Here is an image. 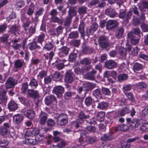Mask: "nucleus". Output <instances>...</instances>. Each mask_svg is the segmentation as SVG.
I'll return each mask as SVG.
<instances>
[{
  "label": "nucleus",
  "mask_w": 148,
  "mask_h": 148,
  "mask_svg": "<svg viewBox=\"0 0 148 148\" xmlns=\"http://www.w3.org/2000/svg\"><path fill=\"white\" fill-rule=\"evenodd\" d=\"M87 134L86 131H82L80 133L81 137L78 140V141L81 143L83 147L87 144H92L95 142L97 140L96 137L88 136Z\"/></svg>",
  "instance_id": "f257e3e1"
},
{
  "label": "nucleus",
  "mask_w": 148,
  "mask_h": 148,
  "mask_svg": "<svg viewBox=\"0 0 148 148\" xmlns=\"http://www.w3.org/2000/svg\"><path fill=\"white\" fill-rule=\"evenodd\" d=\"M89 116L86 115L83 112H81L78 116V119L75 121L72 122L73 125L75 126L76 128L79 127V123H82L84 121V120L88 118Z\"/></svg>",
  "instance_id": "f03ea898"
},
{
  "label": "nucleus",
  "mask_w": 148,
  "mask_h": 148,
  "mask_svg": "<svg viewBox=\"0 0 148 148\" xmlns=\"http://www.w3.org/2000/svg\"><path fill=\"white\" fill-rule=\"evenodd\" d=\"M18 83L17 80L12 77H9L6 80L5 84V87L6 89L14 88Z\"/></svg>",
  "instance_id": "7ed1b4c3"
},
{
  "label": "nucleus",
  "mask_w": 148,
  "mask_h": 148,
  "mask_svg": "<svg viewBox=\"0 0 148 148\" xmlns=\"http://www.w3.org/2000/svg\"><path fill=\"white\" fill-rule=\"evenodd\" d=\"M68 120L66 114L62 113L58 116L57 121L58 124L60 125H64L67 123Z\"/></svg>",
  "instance_id": "20e7f679"
},
{
  "label": "nucleus",
  "mask_w": 148,
  "mask_h": 148,
  "mask_svg": "<svg viewBox=\"0 0 148 148\" xmlns=\"http://www.w3.org/2000/svg\"><path fill=\"white\" fill-rule=\"evenodd\" d=\"M28 95L30 97L34 99L37 98L38 102L41 100L42 99V97H40L38 92L37 91L34 90L33 89H30L28 90Z\"/></svg>",
  "instance_id": "39448f33"
},
{
  "label": "nucleus",
  "mask_w": 148,
  "mask_h": 148,
  "mask_svg": "<svg viewBox=\"0 0 148 148\" xmlns=\"http://www.w3.org/2000/svg\"><path fill=\"white\" fill-rule=\"evenodd\" d=\"M48 114L45 112L41 111L39 115L40 122L42 125H44L47 121Z\"/></svg>",
  "instance_id": "423d86ee"
},
{
  "label": "nucleus",
  "mask_w": 148,
  "mask_h": 148,
  "mask_svg": "<svg viewBox=\"0 0 148 148\" xmlns=\"http://www.w3.org/2000/svg\"><path fill=\"white\" fill-rule=\"evenodd\" d=\"M53 91L58 97H61L64 92V89L62 86H58L54 88Z\"/></svg>",
  "instance_id": "0eeeda50"
},
{
  "label": "nucleus",
  "mask_w": 148,
  "mask_h": 148,
  "mask_svg": "<svg viewBox=\"0 0 148 148\" xmlns=\"http://www.w3.org/2000/svg\"><path fill=\"white\" fill-rule=\"evenodd\" d=\"M75 75L71 71L67 72L65 76V81L67 83H71L73 80Z\"/></svg>",
  "instance_id": "6e6552de"
},
{
  "label": "nucleus",
  "mask_w": 148,
  "mask_h": 148,
  "mask_svg": "<svg viewBox=\"0 0 148 148\" xmlns=\"http://www.w3.org/2000/svg\"><path fill=\"white\" fill-rule=\"evenodd\" d=\"M39 132V130L36 128L29 130L26 131L25 135L27 136H36Z\"/></svg>",
  "instance_id": "1a4fd4ad"
},
{
  "label": "nucleus",
  "mask_w": 148,
  "mask_h": 148,
  "mask_svg": "<svg viewBox=\"0 0 148 148\" xmlns=\"http://www.w3.org/2000/svg\"><path fill=\"white\" fill-rule=\"evenodd\" d=\"M69 49L66 47H63L60 49L58 55L60 57H63L66 56L68 54Z\"/></svg>",
  "instance_id": "9d476101"
},
{
  "label": "nucleus",
  "mask_w": 148,
  "mask_h": 148,
  "mask_svg": "<svg viewBox=\"0 0 148 148\" xmlns=\"http://www.w3.org/2000/svg\"><path fill=\"white\" fill-rule=\"evenodd\" d=\"M99 42L101 47L103 48L107 47L109 44L106 38L103 36L99 37Z\"/></svg>",
  "instance_id": "9b49d317"
},
{
  "label": "nucleus",
  "mask_w": 148,
  "mask_h": 148,
  "mask_svg": "<svg viewBox=\"0 0 148 148\" xmlns=\"http://www.w3.org/2000/svg\"><path fill=\"white\" fill-rule=\"evenodd\" d=\"M24 113L27 118L30 119H33L35 117V112L32 110H26L24 112Z\"/></svg>",
  "instance_id": "f8f14e48"
},
{
  "label": "nucleus",
  "mask_w": 148,
  "mask_h": 148,
  "mask_svg": "<svg viewBox=\"0 0 148 148\" xmlns=\"http://www.w3.org/2000/svg\"><path fill=\"white\" fill-rule=\"evenodd\" d=\"M8 106L10 111H14L18 108V104L13 100H11L9 103Z\"/></svg>",
  "instance_id": "ddd939ff"
},
{
  "label": "nucleus",
  "mask_w": 148,
  "mask_h": 148,
  "mask_svg": "<svg viewBox=\"0 0 148 148\" xmlns=\"http://www.w3.org/2000/svg\"><path fill=\"white\" fill-rule=\"evenodd\" d=\"M23 119V115L21 114H17L14 115L13 118V121L16 124H18Z\"/></svg>",
  "instance_id": "4468645a"
},
{
  "label": "nucleus",
  "mask_w": 148,
  "mask_h": 148,
  "mask_svg": "<svg viewBox=\"0 0 148 148\" xmlns=\"http://www.w3.org/2000/svg\"><path fill=\"white\" fill-rule=\"evenodd\" d=\"M118 23L115 20H109L107 24L106 27L108 29H112L116 27Z\"/></svg>",
  "instance_id": "2eb2a0df"
},
{
  "label": "nucleus",
  "mask_w": 148,
  "mask_h": 148,
  "mask_svg": "<svg viewBox=\"0 0 148 148\" xmlns=\"http://www.w3.org/2000/svg\"><path fill=\"white\" fill-rule=\"evenodd\" d=\"M27 47L31 51L35 50L37 49H40V47L38 45L35 41H33L29 43L27 45Z\"/></svg>",
  "instance_id": "dca6fc26"
},
{
  "label": "nucleus",
  "mask_w": 148,
  "mask_h": 148,
  "mask_svg": "<svg viewBox=\"0 0 148 148\" xmlns=\"http://www.w3.org/2000/svg\"><path fill=\"white\" fill-rule=\"evenodd\" d=\"M83 86L84 90L88 91L94 88L95 87V85L94 84L86 82L83 84Z\"/></svg>",
  "instance_id": "f3484780"
},
{
  "label": "nucleus",
  "mask_w": 148,
  "mask_h": 148,
  "mask_svg": "<svg viewBox=\"0 0 148 148\" xmlns=\"http://www.w3.org/2000/svg\"><path fill=\"white\" fill-rule=\"evenodd\" d=\"M56 100V97L53 95L47 96L45 99V103L47 105L51 104L52 101H55Z\"/></svg>",
  "instance_id": "a211bd4d"
},
{
  "label": "nucleus",
  "mask_w": 148,
  "mask_h": 148,
  "mask_svg": "<svg viewBox=\"0 0 148 148\" xmlns=\"http://www.w3.org/2000/svg\"><path fill=\"white\" fill-rule=\"evenodd\" d=\"M116 65V63L114 61L109 60L106 61L105 64V66L107 68L111 69L115 67Z\"/></svg>",
  "instance_id": "6ab92c4d"
},
{
  "label": "nucleus",
  "mask_w": 148,
  "mask_h": 148,
  "mask_svg": "<svg viewBox=\"0 0 148 148\" xmlns=\"http://www.w3.org/2000/svg\"><path fill=\"white\" fill-rule=\"evenodd\" d=\"M6 91L5 90L0 91V100L1 102L6 101L7 99V97L6 95Z\"/></svg>",
  "instance_id": "aec40b11"
},
{
  "label": "nucleus",
  "mask_w": 148,
  "mask_h": 148,
  "mask_svg": "<svg viewBox=\"0 0 148 148\" xmlns=\"http://www.w3.org/2000/svg\"><path fill=\"white\" fill-rule=\"evenodd\" d=\"M143 65L142 64L136 62L134 63L133 69L134 71L141 70L143 68Z\"/></svg>",
  "instance_id": "412c9836"
},
{
  "label": "nucleus",
  "mask_w": 148,
  "mask_h": 148,
  "mask_svg": "<svg viewBox=\"0 0 148 148\" xmlns=\"http://www.w3.org/2000/svg\"><path fill=\"white\" fill-rule=\"evenodd\" d=\"M140 120L137 119H134L132 121L131 126L133 129H135L140 124Z\"/></svg>",
  "instance_id": "4be33fe9"
},
{
  "label": "nucleus",
  "mask_w": 148,
  "mask_h": 148,
  "mask_svg": "<svg viewBox=\"0 0 148 148\" xmlns=\"http://www.w3.org/2000/svg\"><path fill=\"white\" fill-rule=\"evenodd\" d=\"M24 143L28 145H35L37 144L35 139H32L28 138H25L23 141Z\"/></svg>",
  "instance_id": "5701e85b"
},
{
  "label": "nucleus",
  "mask_w": 148,
  "mask_h": 148,
  "mask_svg": "<svg viewBox=\"0 0 148 148\" xmlns=\"http://www.w3.org/2000/svg\"><path fill=\"white\" fill-rule=\"evenodd\" d=\"M124 32L123 28L118 29L116 32L115 36L117 39H120L122 37Z\"/></svg>",
  "instance_id": "b1692460"
},
{
  "label": "nucleus",
  "mask_w": 148,
  "mask_h": 148,
  "mask_svg": "<svg viewBox=\"0 0 148 148\" xmlns=\"http://www.w3.org/2000/svg\"><path fill=\"white\" fill-rule=\"evenodd\" d=\"M92 94L97 99H100L102 97L101 92L99 89H97L94 90Z\"/></svg>",
  "instance_id": "393cba45"
},
{
  "label": "nucleus",
  "mask_w": 148,
  "mask_h": 148,
  "mask_svg": "<svg viewBox=\"0 0 148 148\" xmlns=\"http://www.w3.org/2000/svg\"><path fill=\"white\" fill-rule=\"evenodd\" d=\"M105 113L104 112H100L97 114V120L100 122L103 121L104 119Z\"/></svg>",
  "instance_id": "a878e982"
},
{
  "label": "nucleus",
  "mask_w": 148,
  "mask_h": 148,
  "mask_svg": "<svg viewBox=\"0 0 148 148\" xmlns=\"http://www.w3.org/2000/svg\"><path fill=\"white\" fill-rule=\"evenodd\" d=\"M108 106V103L102 101L98 103L97 108L101 110H106Z\"/></svg>",
  "instance_id": "bb28decb"
},
{
  "label": "nucleus",
  "mask_w": 148,
  "mask_h": 148,
  "mask_svg": "<svg viewBox=\"0 0 148 148\" xmlns=\"http://www.w3.org/2000/svg\"><path fill=\"white\" fill-rule=\"evenodd\" d=\"M63 77L62 75L59 72H57L55 73L53 76V79L56 81H60Z\"/></svg>",
  "instance_id": "cd10ccee"
},
{
  "label": "nucleus",
  "mask_w": 148,
  "mask_h": 148,
  "mask_svg": "<svg viewBox=\"0 0 148 148\" xmlns=\"http://www.w3.org/2000/svg\"><path fill=\"white\" fill-rule=\"evenodd\" d=\"M98 27L97 24L96 23H94L92 25L91 28L88 31V33L90 34H92L96 31Z\"/></svg>",
  "instance_id": "c85d7f7f"
},
{
  "label": "nucleus",
  "mask_w": 148,
  "mask_h": 148,
  "mask_svg": "<svg viewBox=\"0 0 148 148\" xmlns=\"http://www.w3.org/2000/svg\"><path fill=\"white\" fill-rule=\"evenodd\" d=\"M127 77V75L124 73H122L118 75V79L120 82H122L126 80Z\"/></svg>",
  "instance_id": "c756f323"
},
{
  "label": "nucleus",
  "mask_w": 148,
  "mask_h": 148,
  "mask_svg": "<svg viewBox=\"0 0 148 148\" xmlns=\"http://www.w3.org/2000/svg\"><path fill=\"white\" fill-rule=\"evenodd\" d=\"M126 96L128 99L131 101L133 102L135 100V97L133 94L131 92H124Z\"/></svg>",
  "instance_id": "7c9ffc66"
},
{
  "label": "nucleus",
  "mask_w": 148,
  "mask_h": 148,
  "mask_svg": "<svg viewBox=\"0 0 148 148\" xmlns=\"http://www.w3.org/2000/svg\"><path fill=\"white\" fill-rule=\"evenodd\" d=\"M117 129L118 130L126 131L129 129V127L126 125L121 124L118 126Z\"/></svg>",
  "instance_id": "2f4dec72"
},
{
  "label": "nucleus",
  "mask_w": 148,
  "mask_h": 148,
  "mask_svg": "<svg viewBox=\"0 0 148 148\" xmlns=\"http://www.w3.org/2000/svg\"><path fill=\"white\" fill-rule=\"evenodd\" d=\"M45 37V34L41 33L38 37L37 41L38 43L42 45L43 42L44 41Z\"/></svg>",
  "instance_id": "473e14b6"
},
{
  "label": "nucleus",
  "mask_w": 148,
  "mask_h": 148,
  "mask_svg": "<svg viewBox=\"0 0 148 148\" xmlns=\"http://www.w3.org/2000/svg\"><path fill=\"white\" fill-rule=\"evenodd\" d=\"M132 33L131 32H130L128 34L127 36L130 38L132 39L131 40L132 43L134 45H136L138 42L139 39L138 38L136 39L135 38H132Z\"/></svg>",
  "instance_id": "72a5a7b5"
},
{
  "label": "nucleus",
  "mask_w": 148,
  "mask_h": 148,
  "mask_svg": "<svg viewBox=\"0 0 148 148\" xmlns=\"http://www.w3.org/2000/svg\"><path fill=\"white\" fill-rule=\"evenodd\" d=\"M23 61L22 60H18L14 63V66L15 68H21L23 66Z\"/></svg>",
  "instance_id": "f704fd0d"
},
{
  "label": "nucleus",
  "mask_w": 148,
  "mask_h": 148,
  "mask_svg": "<svg viewBox=\"0 0 148 148\" xmlns=\"http://www.w3.org/2000/svg\"><path fill=\"white\" fill-rule=\"evenodd\" d=\"M79 33L77 31H73L71 32L69 35L70 39H74L77 38L79 36Z\"/></svg>",
  "instance_id": "c9c22d12"
},
{
  "label": "nucleus",
  "mask_w": 148,
  "mask_h": 148,
  "mask_svg": "<svg viewBox=\"0 0 148 148\" xmlns=\"http://www.w3.org/2000/svg\"><path fill=\"white\" fill-rule=\"evenodd\" d=\"M29 85L33 88H36L38 85V81L33 78L30 81Z\"/></svg>",
  "instance_id": "e433bc0d"
},
{
  "label": "nucleus",
  "mask_w": 148,
  "mask_h": 148,
  "mask_svg": "<svg viewBox=\"0 0 148 148\" xmlns=\"http://www.w3.org/2000/svg\"><path fill=\"white\" fill-rule=\"evenodd\" d=\"M66 144V143L64 140H62L59 142L58 145H53L52 148H65Z\"/></svg>",
  "instance_id": "4c0bfd02"
},
{
  "label": "nucleus",
  "mask_w": 148,
  "mask_h": 148,
  "mask_svg": "<svg viewBox=\"0 0 148 148\" xmlns=\"http://www.w3.org/2000/svg\"><path fill=\"white\" fill-rule=\"evenodd\" d=\"M102 140L107 141L111 140L113 139V137L109 134H104L101 138Z\"/></svg>",
  "instance_id": "58836bf2"
},
{
  "label": "nucleus",
  "mask_w": 148,
  "mask_h": 148,
  "mask_svg": "<svg viewBox=\"0 0 148 148\" xmlns=\"http://www.w3.org/2000/svg\"><path fill=\"white\" fill-rule=\"evenodd\" d=\"M135 85L139 89H142L147 87V84L143 82H139L135 84Z\"/></svg>",
  "instance_id": "ea45409f"
},
{
  "label": "nucleus",
  "mask_w": 148,
  "mask_h": 148,
  "mask_svg": "<svg viewBox=\"0 0 148 148\" xmlns=\"http://www.w3.org/2000/svg\"><path fill=\"white\" fill-rule=\"evenodd\" d=\"M28 85L27 82H24L22 84V86L21 88V92L25 93L27 91L28 88Z\"/></svg>",
  "instance_id": "a19ab883"
},
{
  "label": "nucleus",
  "mask_w": 148,
  "mask_h": 148,
  "mask_svg": "<svg viewBox=\"0 0 148 148\" xmlns=\"http://www.w3.org/2000/svg\"><path fill=\"white\" fill-rule=\"evenodd\" d=\"M79 31L80 33L82 34L84 32V25L83 21H81L78 28Z\"/></svg>",
  "instance_id": "79ce46f5"
},
{
  "label": "nucleus",
  "mask_w": 148,
  "mask_h": 148,
  "mask_svg": "<svg viewBox=\"0 0 148 148\" xmlns=\"http://www.w3.org/2000/svg\"><path fill=\"white\" fill-rule=\"evenodd\" d=\"M83 52L85 54H88L92 53L93 51L92 48L88 47H84L83 49Z\"/></svg>",
  "instance_id": "37998d69"
},
{
  "label": "nucleus",
  "mask_w": 148,
  "mask_h": 148,
  "mask_svg": "<svg viewBox=\"0 0 148 148\" xmlns=\"http://www.w3.org/2000/svg\"><path fill=\"white\" fill-rule=\"evenodd\" d=\"M129 112V109L127 107H125L122 108L119 111V114L121 116H124L125 114Z\"/></svg>",
  "instance_id": "c03bdc74"
},
{
  "label": "nucleus",
  "mask_w": 148,
  "mask_h": 148,
  "mask_svg": "<svg viewBox=\"0 0 148 148\" xmlns=\"http://www.w3.org/2000/svg\"><path fill=\"white\" fill-rule=\"evenodd\" d=\"M77 54L74 53H72L70 54L69 56V60L71 62H73L76 60L77 58Z\"/></svg>",
  "instance_id": "a18cd8bd"
},
{
  "label": "nucleus",
  "mask_w": 148,
  "mask_h": 148,
  "mask_svg": "<svg viewBox=\"0 0 148 148\" xmlns=\"http://www.w3.org/2000/svg\"><path fill=\"white\" fill-rule=\"evenodd\" d=\"M116 99L121 106L125 105L126 103V99L124 97L116 98Z\"/></svg>",
  "instance_id": "49530a36"
},
{
  "label": "nucleus",
  "mask_w": 148,
  "mask_h": 148,
  "mask_svg": "<svg viewBox=\"0 0 148 148\" xmlns=\"http://www.w3.org/2000/svg\"><path fill=\"white\" fill-rule=\"evenodd\" d=\"M139 7L141 9L148 8V1L145 0L142 1L140 6Z\"/></svg>",
  "instance_id": "de8ad7c7"
},
{
  "label": "nucleus",
  "mask_w": 148,
  "mask_h": 148,
  "mask_svg": "<svg viewBox=\"0 0 148 148\" xmlns=\"http://www.w3.org/2000/svg\"><path fill=\"white\" fill-rule=\"evenodd\" d=\"M55 65L56 68L59 70L62 69L64 67V63L60 62H56Z\"/></svg>",
  "instance_id": "09e8293b"
},
{
  "label": "nucleus",
  "mask_w": 148,
  "mask_h": 148,
  "mask_svg": "<svg viewBox=\"0 0 148 148\" xmlns=\"http://www.w3.org/2000/svg\"><path fill=\"white\" fill-rule=\"evenodd\" d=\"M126 50L123 47H121L119 50V53L121 56H124L126 55Z\"/></svg>",
  "instance_id": "8fccbe9b"
},
{
  "label": "nucleus",
  "mask_w": 148,
  "mask_h": 148,
  "mask_svg": "<svg viewBox=\"0 0 148 148\" xmlns=\"http://www.w3.org/2000/svg\"><path fill=\"white\" fill-rule=\"evenodd\" d=\"M25 5V2L23 0L17 2L15 4V7L17 8H21Z\"/></svg>",
  "instance_id": "3c124183"
},
{
  "label": "nucleus",
  "mask_w": 148,
  "mask_h": 148,
  "mask_svg": "<svg viewBox=\"0 0 148 148\" xmlns=\"http://www.w3.org/2000/svg\"><path fill=\"white\" fill-rule=\"evenodd\" d=\"M75 14V12L73 8L72 7L70 8L68 11L69 16L72 18Z\"/></svg>",
  "instance_id": "603ef678"
},
{
  "label": "nucleus",
  "mask_w": 148,
  "mask_h": 148,
  "mask_svg": "<svg viewBox=\"0 0 148 148\" xmlns=\"http://www.w3.org/2000/svg\"><path fill=\"white\" fill-rule=\"evenodd\" d=\"M86 76L88 79L90 80H94L95 78V75L90 72L87 73L86 75Z\"/></svg>",
  "instance_id": "864d4df0"
},
{
  "label": "nucleus",
  "mask_w": 148,
  "mask_h": 148,
  "mask_svg": "<svg viewBox=\"0 0 148 148\" xmlns=\"http://www.w3.org/2000/svg\"><path fill=\"white\" fill-rule=\"evenodd\" d=\"M51 21L54 23H62L61 20L58 18L56 16L51 17Z\"/></svg>",
  "instance_id": "5fc2aeb1"
},
{
  "label": "nucleus",
  "mask_w": 148,
  "mask_h": 148,
  "mask_svg": "<svg viewBox=\"0 0 148 148\" xmlns=\"http://www.w3.org/2000/svg\"><path fill=\"white\" fill-rule=\"evenodd\" d=\"M92 99L90 97H86L85 99V103L86 105L87 106H90L92 103Z\"/></svg>",
  "instance_id": "6e6d98bb"
},
{
  "label": "nucleus",
  "mask_w": 148,
  "mask_h": 148,
  "mask_svg": "<svg viewBox=\"0 0 148 148\" xmlns=\"http://www.w3.org/2000/svg\"><path fill=\"white\" fill-rule=\"evenodd\" d=\"M72 17H70L68 16L66 17L64 21V23L65 25H69L71 22Z\"/></svg>",
  "instance_id": "4d7b16f0"
},
{
  "label": "nucleus",
  "mask_w": 148,
  "mask_h": 148,
  "mask_svg": "<svg viewBox=\"0 0 148 148\" xmlns=\"http://www.w3.org/2000/svg\"><path fill=\"white\" fill-rule=\"evenodd\" d=\"M35 25L31 26L30 27L29 30V36H30L32 35L36 31Z\"/></svg>",
  "instance_id": "13d9d810"
},
{
  "label": "nucleus",
  "mask_w": 148,
  "mask_h": 148,
  "mask_svg": "<svg viewBox=\"0 0 148 148\" xmlns=\"http://www.w3.org/2000/svg\"><path fill=\"white\" fill-rule=\"evenodd\" d=\"M44 137V136L42 134H39V133L38 134H37L35 136V139L36 140V141L37 143L38 141H40L42 140Z\"/></svg>",
  "instance_id": "bf43d9fd"
},
{
  "label": "nucleus",
  "mask_w": 148,
  "mask_h": 148,
  "mask_svg": "<svg viewBox=\"0 0 148 148\" xmlns=\"http://www.w3.org/2000/svg\"><path fill=\"white\" fill-rule=\"evenodd\" d=\"M53 45L52 43L48 42L45 44L44 46V48L48 50H49L53 48Z\"/></svg>",
  "instance_id": "052dcab7"
},
{
  "label": "nucleus",
  "mask_w": 148,
  "mask_h": 148,
  "mask_svg": "<svg viewBox=\"0 0 148 148\" xmlns=\"http://www.w3.org/2000/svg\"><path fill=\"white\" fill-rule=\"evenodd\" d=\"M102 93L105 95H109L110 94V91L109 89L106 88H103L102 89Z\"/></svg>",
  "instance_id": "680f3d73"
},
{
  "label": "nucleus",
  "mask_w": 148,
  "mask_h": 148,
  "mask_svg": "<svg viewBox=\"0 0 148 148\" xmlns=\"http://www.w3.org/2000/svg\"><path fill=\"white\" fill-rule=\"evenodd\" d=\"M132 86L130 84H127L124 85L123 87V89L124 91H127L130 90L132 88Z\"/></svg>",
  "instance_id": "e2e57ef3"
},
{
  "label": "nucleus",
  "mask_w": 148,
  "mask_h": 148,
  "mask_svg": "<svg viewBox=\"0 0 148 148\" xmlns=\"http://www.w3.org/2000/svg\"><path fill=\"white\" fill-rule=\"evenodd\" d=\"M9 132V131L3 127L0 129V134L3 136L7 135Z\"/></svg>",
  "instance_id": "0e129e2a"
},
{
  "label": "nucleus",
  "mask_w": 148,
  "mask_h": 148,
  "mask_svg": "<svg viewBox=\"0 0 148 148\" xmlns=\"http://www.w3.org/2000/svg\"><path fill=\"white\" fill-rule=\"evenodd\" d=\"M132 12H133L134 14H135L138 15L139 14V12L138 11V8L135 5H133L132 8L130 9Z\"/></svg>",
  "instance_id": "69168bd1"
},
{
  "label": "nucleus",
  "mask_w": 148,
  "mask_h": 148,
  "mask_svg": "<svg viewBox=\"0 0 148 148\" xmlns=\"http://www.w3.org/2000/svg\"><path fill=\"white\" fill-rule=\"evenodd\" d=\"M80 63L82 64L85 65H89L90 64V63L89 60L86 58H85L80 61Z\"/></svg>",
  "instance_id": "338daca9"
},
{
  "label": "nucleus",
  "mask_w": 148,
  "mask_h": 148,
  "mask_svg": "<svg viewBox=\"0 0 148 148\" xmlns=\"http://www.w3.org/2000/svg\"><path fill=\"white\" fill-rule=\"evenodd\" d=\"M101 144V145L100 146L97 145L96 146L97 148H111L112 147V146H111L110 144H107L104 145V144H101Z\"/></svg>",
  "instance_id": "774afa93"
}]
</instances>
